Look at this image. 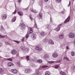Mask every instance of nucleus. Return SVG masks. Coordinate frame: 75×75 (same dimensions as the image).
Segmentation results:
<instances>
[{
	"label": "nucleus",
	"instance_id": "f257e3e1",
	"mask_svg": "<svg viewBox=\"0 0 75 75\" xmlns=\"http://www.w3.org/2000/svg\"><path fill=\"white\" fill-rule=\"evenodd\" d=\"M29 31L28 32L27 34L26 35L25 37L26 38H28L29 36V34H30L33 33V28H29Z\"/></svg>",
	"mask_w": 75,
	"mask_h": 75
},
{
	"label": "nucleus",
	"instance_id": "f03ea898",
	"mask_svg": "<svg viewBox=\"0 0 75 75\" xmlns=\"http://www.w3.org/2000/svg\"><path fill=\"white\" fill-rule=\"evenodd\" d=\"M69 37L70 38H74L75 37V34L73 33H71L69 34Z\"/></svg>",
	"mask_w": 75,
	"mask_h": 75
},
{
	"label": "nucleus",
	"instance_id": "7ed1b4c3",
	"mask_svg": "<svg viewBox=\"0 0 75 75\" xmlns=\"http://www.w3.org/2000/svg\"><path fill=\"white\" fill-rule=\"evenodd\" d=\"M20 25L21 29H22L23 30H24L25 29V25L23 23H21Z\"/></svg>",
	"mask_w": 75,
	"mask_h": 75
},
{
	"label": "nucleus",
	"instance_id": "20e7f679",
	"mask_svg": "<svg viewBox=\"0 0 75 75\" xmlns=\"http://www.w3.org/2000/svg\"><path fill=\"white\" fill-rule=\"evenodd\" d=\"M64 37V35L63 33H62L61 35H60L59 36V38L60 39V40H63Z\"/></svg>",
	"mask_w": 75,
	"mask_h": 75
},
{
	"label": "nucleus",
	"instance_id": "39448f33",
	"mask_svg": "<svg viewBox=\"0 0 75 75\" xmlns=\"http://www.w3.org/2000/svg\"><path fill=\"white\" fill-rule=\"evenodd\" d=\"M31 69H27L25 70V73L26 74H28L29 72H30L31 71Z\"/></svg>",
	"mask_w": 75,
	"mask_h": 75
},
{
	"label": "nucleus",
	"instance_id": "423d86ee",
	"mask_svg": "<svg viewBox=\"0 0 75 75\" xmlns=\"http://www.w3.org/2000/svg\"><path fill=\"white\" fill-rule=\"evenodd\" d=\"M11 71L15 74H17V69H11Z\"/></svg>",
	"mask_w": 75,
	"mask_h": 75
},
{
	"label": "nucleus",
	"instance_id": "0eeeda50",
	"mask_svg": "<svg viewBox=\"0 0 75 75\" xmlns=\"http://www.w3.org/2000/svg\"><path fill=\"white\" fill-rule=\"evenodd\" d=\"M71 18V17L70 16H69L66 19V20L64 22L65 24L67 23V22H69V20H70V18Z\"/></svg>",
	"mask_w": 75,
	"mask_h": 75
},
{
	"label": "nucleus",
	"instance_id": "6e6552de",
	"mask_svg": "<svg viewBox=\"0 0 75 75\" xmlns=\"http://www.w3.org/2000/svg\"><path fill=\"white\" fill-rule=\"evenodd\" d=\"M61 24H60L58 26V27L55 29L56 31H59L60 30V28H61Z\"/></svg>",
	"mask_w": 75,
	"mask_h": 75
},
{
	"label": "nucleus",
	"instance_id": "1a4fd4ad",
	"mask_svg": "<svg viewBox=\"0 0 75 75\" xmlns=\"http://www.w3.org/2000/svg\"><path fill=\"white\" fill-rule=\"evenodd\" d=\"M12 54H16L17 53V50L15 49H13L11 51Z\"/></svg>",
	"mask_w": 75,
	"mask_h": 75
},
{
	"label": "nucleus",
	"instance_id": "9d476101",
	"mask_svg": "<svg viewBox=\"0 0 75 75\" xmlns=\"http://www.w3.org/2000/svg\"><path fill=\"white\" fill-rule=\"evenodd\" d=\"M52 56L54 58H56L58 56V54H57V53H54L52 54Z\"/></svg>",
	"mask_w": 75,
	"mask_h": 75
},
{
	"label": "nucleus",
	"instance_id": "9b49d317",
	"mask_svg": "<svg viewBox=\"0 0 75 75\" xmlns=\"http://www.w3.org/2000/svg\"><path fill=\"white\" fill-rule=\"evenodd\" d=\"M48 42L49 44H54V42L52 41V40L51 39H49L48 41Z\"/></svg>",
	"mask_w": 75,
	"mask_h": 75
},
{
	"label": "nucleus",
	"instance_id": "f8f14e48",
	"mask_svg": "<svg viewBox=\"0 0 75 75\" xmlns=\"http://www.w3.org/2000/svg\"><path fill=\"white\" fill-rule=\"evenodd\" d=\"M45 59H48L50 57L49 55L48 54H45V55L43 57Z\"/></svg>",
	"mask_w": 75,
	"mask_h": 75
},
{
	"label": "nucleus",
	"instance_id": "ddd939ff",
	"mask_svg": "<svg viewBox=\"0 0 75 75\" xmlns=\"http://www.w3.org/2000/svg\"><path fill=\"white\" fill-rule=\"evenodd\" d=\"M35 49L36 50H38V51H41L42 50V48L38 46L36 47Z\"/></svg>",
	"mask_w": 75,
	"mask_h": 75
},
{
	"label": "nucleus",
	"instance_id": "4468645a",
	"mask_svg": "<svg viewBox=\"0 0 75 75\" xmlns=\"http://www.w3.org/2000/svg\"><path fill=\"white\" fill-rule=\"evenodd\" d=\"M8 67H11V66H14V64L11 62H8Z\"/></svg>",
	"mask_w": 75,
	"mask_h": 75
},
{
	"label": "nucleus",
	"instance_id": "2eb2a0df",
	"mask_svg": "<svg viewBox=\"0 0 75 75\" xmlns=\"http://www.w3.org/2000/svg\"><path fill=\"white\" fill-rule=\"evenodd\" d=\"M36 35L35 34H33L31 36L32 38H33V39L34 40L35 39H36Z\"/></svg>",
	"mask_w": 75,
	"mask_h": 75
},
{
	"label": "nucleus",
	"instance_id": "dca6fc26",
	"mask_svg": "<svg viewBox=\"0 0 75 75\" xmlns=\"http://www.w3.org/2000/svg\"><path fill=\"white\" fill-rule=\"evenodd\" d=\"M46 28H47L49 30H51V26L49 25H47L46 26Z\"/></svg>",
	"mask_w": 75,
	"mask_h": 75
},
{
	"label": "nucleus",
	"instance_id": "f3484780",
	"mask_svg": "<svg viewBox=\"0 0 75 75\" xmlns=\"http://www.w3.org/2000/svg\"><path fill=\"white\" fill-rule=\"evenodd\" d=\"M45 33L44 32H41L40 34V35L42 37H43V36H44L45 35Z\"/></svg>",
	"mask_w": 75,
	"mask_h": 75
},
{
	"label": "nucleus",
	"instance_id": "a211bd4d",
	"mask_svg": "<svg viewBox=\"0 0 75 75\" xmlns=\"http://www.w3.org/2000/svg\"><path fill=\"white\" fill-rule=\"evenodd\" d=\"M60 74L61 75H67V74H66V73L62 71H60Z\"/></svg>",
	"mask_w": 75,
	"mask_h": 75
},
{
	"label": "nucleus",
	"instance_id": "6ab92c4d",
	"mask_svg": "<svg viewBox=\"0 0 75 75\" xmlns=\"http://www.w3.org/2000/svg\"><path fill=\"white\" fill-rule=\"evenodd\" d=\"M42 15L41 13H39L38 16V17L39 18H42Z\"/></svg>",
	"mask_w": 75,
	"mask_h": 75
},
{
	"label": "nucleus",
	"instance_id": "aec40b11",
	"mask_svg": "<svg viewBox=\"0 0 75 75\" xmlns=\"http://www.w3.org/2000/svg\"><path fill=\"white\" fill-rule=\"evenodd\" d=\"M50 74H51V73H50L49 71H46L45 72V75H50Z\"/></svg>",
	"mask_w": 75,
	"mask_h": 75
},
{
	"label": "nucleus",
	"instance_id": "412c9836",
	"mask_svg": "<svg viewBox=\"0 0 75 75\" xmlns=\"http://www.w3.org/2000/svg\"><path fill=\"white\" fill-rule=\"evenodd\" d=\"M2 17L3 18V19H6L7 18V15L6 14H4L3 15Z\"/></svg>",
	"mask_w": 75,
	"mask_h": 75
},
{
	"label": "nucleus",
	"instance_id": "4be33fe9",
	"mask_svg": "<svg viewBox=\"0 0 75 75\" xmlns=\"http://www.w3.org/2000/svg\"><path fill=\"white\" fill-rule=\"evenodd\" d=\"M37 62H38V63H42V60L41 59H38L37 60Z\"/></svg>",
	"mask_w": 75,
	"mask_h": 75
},
{
	"label": "nucleus",
	"instance_id": "5701e85b",
	"mask_svg": "<svg viewBox=\"0 0 75 75\" xmlns=\"http://www.w3.org/2000/svg\"><path fill=\"white\" fill-rule=\"evenodd\" d=\"M21 49L22 51H25V48L23 47H21Z\"/></svg>",
	"mask_w": 75,
	"mask_h": 75
},
{
	"label": "nucleus",
	"instance_id": "b1692460",
	"mask_svg": "<svg viewBox=\"0 0 75 75\" xmlns=\"http://www.w3.org/2000/svg\"><path fill=\"white\" fill-rule=\"evenodd\" d=\"M19 15L21 16H23V13L22 11L19 12Z\"/></svg>",
	"mask_w": 75,
	"mask_h": 75
},
{
	"label": "nucleus",
	"instance_id": "393cba45",
	"mask_svg": "<svg viewBox=\"0 0 75 75\" xmlns=\"http://www.w3.org/2000/svg\"><path fill=\"white\" fill-rule=\"evenodd\" d=\"M48 62L49 64H53V63H54L55 62L54 61H49Z\"/></svg>",
	"mask_w": 75,
	"mask_h": 75
},
{
	"label": "nucleus",
	"instance_id": "a878e982",
	"mask_svg": "<svg viewBox=\"0 0 75 75\" xmlns=\"http://www.w3.org/2000/svg\"><path fill=\"white\" fill-rule=\"evenodd\" d=\"M4 71V70H3L2 68H0V73H1V72H3Z\"/></svg>",
	"mask_w": 75,
	"mask_h": 75
},
{
	"label": "nucleus",
	"instance_id": "bb28decb",
	"mask_svg": "<svg viewBox=\"0 0 75 75\" xmlns=\"http://www.w3.org/2000/svg\"><path fill=\"white\" fill-rule=\"evenodd\" d=\"M48 41L47 39H45L43 40V42H47Z\"/></svg>",
	"mask_w": 75,
	"mask_h": 75
},
{
	"label": "nucleus",
	"instance_id": "cd10ccee",
	"mask_svg": "<svg viewBox=\"0 0 75 75\" xmlns=\"http://www.w3.org/2000/svg\"><path fill=\"white\" fill-rule=\"evenodd\" d=\"M61 1H62V0H56V3H57L61 2Z\"/></svg>",
	"mask_w": 75,
	"mask_h": 75
},
{
	"label": "nucleus",
	"instance_id": "c85d7f7f",
	"mask_svg": "<svg viewBox=\"0 0 75 75\" xmlns=\"http://www.w3.org/2000/svg\"><path fill=\"white\" fill-rule=\"evenodd\" d=\"M1 30L2 31H4L5 30L3 28V27L2 26H1Z\"/></svg>",
	"mask_w": 75,
	"mask_h": 75
},
{
	"label": "nucleus",
	"instance_id": "c756f323",
	"mask_svg": "<svg viewBox=\"0 0 75 75\" xmlns=\"http://www.w3.org/2000/svg\"><path fill=\"white\" fill-rule=\"evenodd\" d=\"M71 53L72 56V57H74V55H75V53L74 52L72 51L71 52Z\"/></svg>",
	"mask_w": 75,
	"mask_h": 75
},
{
	"label": "nucleus",
	"instance_id": "7c9ffc66",
	"mask_svg": "<svg viewBox=\"0 0 75 75\" xmlns=\"http://www.w3.org/2000/svg\"><path fill=\"white\" fill-rule=\"evenodd\" d=\"M29 57H30V56H28L26 57V59H27V60H30Z\"/></svg>",
	"mask_w": 75,
	"mask_h": 75
},
{
	"label": "nucleus",
	"instance_id": "2f4dec72",
	"mask_svg": "<svg viewBox=\"0 0 75 75\" xmlns=\"http://www.w3.org/2000/svg\"><path fill=\"white\" fill-rule=\"evenodd\" d=\"M36 74L37 75H40V72L39 71H37Z\"/></svg>",
	"mask_w": 75,
	"mask_h": 75
},
{
	"label": "nucleus",
	"instance_id": "473e14b6",
	"mask_svg": "<svg viewBox=\"0 0 75 75\" xmlns=\"http://www.w3.org/2000/svg\"><path fill=\"white\" fill-rule=\"evenodd\" d=\"M4 37H5V36L0 35V38H4Z\"/></svg>",
	"mask_w": 75,
	"mask_h": 75
},
{
	"label": "nucleus",
	"instance_id": "72a5a7b5",
	"mask_svg": "<svg viewBox=\"0 0 75 75\" xmlns=\"http://www.w3.org/2000/svg\"><path fill=\"white\" fill-rule=\"evenodd\" d=\"M32 15H30V17L31 20L32 21H33V18H32Z\"/></svg>",
	"mask_w": 75,
	"mask_h": 75
},
{
	"label": "nucleus",
	"instance_id": "f704fd0d",
	"mask_svg": "<svg viewBox=\"0 0 75 75\" xmlns=\"http://www.w3.org/2000/svg\"><path fill=\"white\" fill-rule=\"evenodd\" d=\"M59 67V66H58V65H56L55 67H54V68H56V69H57V68H58Z\"/></svg>",
	"mask_w": 75,
	"mask_h": 75
},
{
	"label": "nucleus",
	"instance_id": "c9c22d12",
	"mask_svg": "<svg viewBox=\"0 0 75 75\" xmlns=\"http://www.w3.org/2000/svg\"><path fill=\"white\" fill-rule=\"evenodd\" d=\"M17 11V9L15 10V11L12 13V14H16V12Z\"/></svg>",
	"mask_w": 75,
	"mask_h": 75
},
{
	"label": "nucleus",
	"instance_id": "e433bc0d",
	"mask_svg": "<svg viewBox=\"0 0 75 75\" xmlns=\"http://www.w3.org/2000/svg\"><path fill=\"white\" fill-rule=\"evenodd\" d=\"M47 67H48V66H44L42 67V68H47Z\"/></svg>",
	"mask_w": 75,
	"mask_h": 75
},
{
	"label": "nucleus",
	"instance_id": "4c0bfd02",
	"mask_svg": "<svg viewBox=\"0 0 75 75\" xmlns=\"http://www.w3.org/2000/svg\"><path fill=\"white\" fill-rule=\"evenodd\" d=\"M16 65H19V61H17L16 62Z\"/></svg>",
	"mask_w": 75,
	"mask_h": 75
},
{
	"label": "nucleus",
	"instance_id": "58836bf2",
	"mask_svg": "<svg viewBox=\"0 0 75 75\" xmlns=\"http://www.w3.org/2000/svg\"><path fill=\"white\" fill-rule=\"evenodd\" d=\"M34 27L35 28H37V24H36V23H35V25L34 26Z\"/></svg>",
	"mask_w": 75,
	"mask_h": 75
},
{
	"label": "nucleus",
	"instance_id": "ea45409f",
	"mask_svg": "<svg viewBox=\"0 0 75 75\" xmlns=\"http://www.w3.org/2000/svg\"><path fill=\"white\" fill-rule=\"evenodd\" d=\"M16 20V17H14V18L13 19V22L15 21Z\"/></svg>",
	"mask_w": 75,
	"mask_h": 75
},
{
	"label": "nucleus",
	"instance_id": "a19ab883",
	"mask_svg": "<svg viewBox=\"0 0 75 75\" xmlns=\"http://www.w3.org/2000/svg\"><path fill=\"white\" fill-rule=\"evenodd\" d=\"M25 51L27 52H28L29 51V48H27L26 49L25 48Z\"/></svg>",
	"mask_w": 75,
	"mask_h": 75
},
{
	"label": "nucleus",
	"instance_id": "79ce46f5",
	"mask_svg": "<svg viewBox=\"0 0 75 75\" xmlns=\"http://www.w3.org/2000/svg\"><path fill=\"white\" fill-rule=\"evenodd\" d=\"M46 8H49L50 9H51V7H50V6H49L48 5H47L46 6Z\"/></svg>",
	"mask_w": 75,
	"mask_h": 75
},
{
	"label": "nucleus",
	"instance_id": "37998d69",
	"mask_svg": "<svg viewBox=\"0 0 75 75\" xmlns=\"http://www.w3.org/2000/svg\"><path fill=\"white\" fill-rule=\"evenodd\" d=\"M33 13H37V11H34V10H32L31 11Z\"/></svg>",
	"mask_w": 75,
	"mask_h": 75
},
{
	"label": "nucleus",
	"instance_id": "c03bdc74",
	"mask_svg": "<svg viewBox=\"0 0 75 75\" xmlns=\"http://www.w3.org/2000/svg\"><path fill=\"white\" fill-rule=\"evenodd\" d=\"M22 41H24V38H22V39H21Z\"/></svg>",
	"mask_w": 75,
	"mask_h": 75
},
{
	"label": "nucleus",
	"instance_id": "a18cd8bd",
	"mask_svg": "<svg viewBox=\"0 0 75 75\" xmlns=\"http://www.w3.org/2000/svg\"><path fill=\"white\" fill-rule=\"evenodd\" d=\"M65 59H67V61H69V59H68V57H65Z\"/></svg>",
	"mask_w": 75,
	"mask_h": 75
},
{
	"label": "nucleus",
	"instance_id": "49530a36",
	"mask_svg": "<svg viewBox=\"0 0 75 75\" xmlns=\"http://www.w3.org/2000/svg\"><path fill=\"white\" fill-rule=\"evenodd\" d=\"M13 41H14V42H17V43H19V42H18V41H16V40H13Z\"/></svg>",
	"mask_w": 75,
	"mask_h": 75
},
{
	"label": "nucleus",
	"instance_id": "de8ad7c7",
	"mask_svg": "<svg viewBox=\"0 0 75 75\" xmlns=\"http://www.w3.org/2000/svg\"><path fill=\"white\" fill-rule=\"evenodd\" d=\"M8 60H9L10 61H12V60L11 59H8Z\"/></svg>",
	"mask_w": 75,
	"mask_h": 75
},
{
	"label": "nucleus",
	"instance_id": "09e8293b",
	"mask_svg": "<svg viewBox=\"0 0 75 75\" xmlns=\"http://www.w3.org/2000/svg\"><path fill=\"white\" fill-rule=\"evenodd\" d=\"M70 5H71V1H69V4L67 6L68 7H69V6H70Z\"/></svg>",
	"mask_w": 75,
	"mask_h": 75
},
{
	"label": "nucleus",
	"instance_id": "8fccbe9b",
	"mask_svg": "<svg viewBox=\"0 0 75 75\" xmlns=\"http://www.w3.org/2000/svg\"><path fill=\"white\" fill-rule=\"evenodd\" d=\"M3 45V44L1 42H0V47H1Z\"/></svg>",
	"mask_w": 75,
	"mask_h": 75
},
{
	"label": "nucleus",
	"instance_id": "3c124183",
	"mask_svg": "<svg viewBox=\"0 0 75 75\" xmlns=\"http://www.w3.org/2000/svg\"><path fill=\"white\" fill-rule=\"evenodd\" d=\"M42 2H40V6H42Z\"/></svg>",
	"mask_w": 75,
	"mask_h": 75
},
{
	"label": "nucleus",
	"instance_id": "603ef678",
	"mask_svg": "<svg viewBox=\"0 0 75 75\" xmlns=\"http://www.w3.org/2000/svg\"><path fill=\"white\" fill-rule=\"evenodd\" d=\"M62 14H64L65 13V12H64V11H62Z\"/></svg>",
	"mask_w": 75,
	"mask_h": 75
},
{
	"label": "nucleus",
	"instance_id": "864d4df0",
	"mask_svg": "<svg viewBox=\"0 0 75 75\" xmlns=\"http://www.w3.org/2000/svg\"><path fill=\"white\" fill-rule=\"evenodd\" d=\"M66 49H67V50H69V47H68V46H67V47Z\"/></svg>",
	"mask_w": 75,
	"mask_h": 75
},
{
	"label": "nucleus",
	"instance_id": "5fc2aeb1",
	"mask_svg": "<svg viewBox=\"0 0 75 75\" xmlns=\"http://www.w3.org/2000/svg\"><path fill=\"white\" fill-rule=\"evenodd\" d=\"M74 46L75 47V41H74Z\"/></svg>",
	"mask_w": 75,
	"mask_h": 75
},
{
	"label": "nucleus",
	"instance_id": "6e6d98bb",
	"mask_svg": "<svg viewBox=\"0 0 75 75\" xmlns=\"http://www.w3.org/2000/svg\"><path fill=\"white\" fill-rule=\"evenodd\" d=\"M19 58H20V59H23V57H19Z\"/></svg>",
	"mask_w": 75,
	"mask_h": 75
},
{
	"label": "nucleus",
	"instance_id": "4d7b16f0",
	"mask_svg": "<svg viewBox=\"0 0 75 75\" xmlns=\"http://www.w3.org/2000/svg\"><path fill=\"white\" fill-rule=\"evenodd\" d=\"M22 1V0H19V3H21V2Z\"/></svg>",
	"mask_w": 75,
	"mask_h": 75
},
{
	"label": "nucleus",
	"instance_id": "13d9d810",
	"mask_svg": "<svg viewBox=\"0 0 75 75\" xmlns=\"http://www.w3.org/2000/svg\"><path fill=\"white\" fill-rule=\"evenodd\" d=\"M49 0H45V2H47Z\"/></svg>",
	"mask_w": 75,
	"mask_h": 75
},
{
	"label": "nucleus",
	"instance_id": "bf43d9fd",
	"mask_svg": "<svg viewBox=\"0 0 75 75\" xmlns=\"http://www.w3.org/2000/svg\"><path fill=\"white\" fill-rule=\"evenodd\" d=\"M52 19V18L51 17L50 18V21H52L51 20Z\"/></svg>",
	"mask_w": 75,
	"mask_h": 75
},
{
	"label": "nucleus",
	"instance_id": "052dcab7",
	"mask_svg": "<svg viewBox=\"0 0 75 75\" xmlns=\"http://www.w3.org/2000/svg\"><path fill=\"white\" fill-rule=\"evenodd\" d=\"M18 14H19V12H18Z\"/></svg>",
	"mask_w": 75,
	"mask_h": 75
},
{
	"label": "nucleus",
	"instance_id": "680f3d73",
	"mask_svg": "<svg viewBox=\"0 0 75 75\" xmlns=\"http://www.w3.org/2000/svg\"><path fill=\"white\" fill-rule=\"evenodd\" d=\"M32 0L34 1V0Z\"/></svg>",
	"mask_w": 75,
	"mask_h": 75
},
{
	"label": "nucleus",
	"instance_id": "e2e57ef3",
	"mask_svg": "<svg viewBox=\"0 0 75 75\" xmlns=\"http://www.w3.org/2000/svg\"><path fill=\"white\" fill-rule=\"evenodd\" d=\"M74 0H73V1H74Z\"/></svg>",
	"mask_w": 75,
	"mask_h": 75
}]
</instances>
